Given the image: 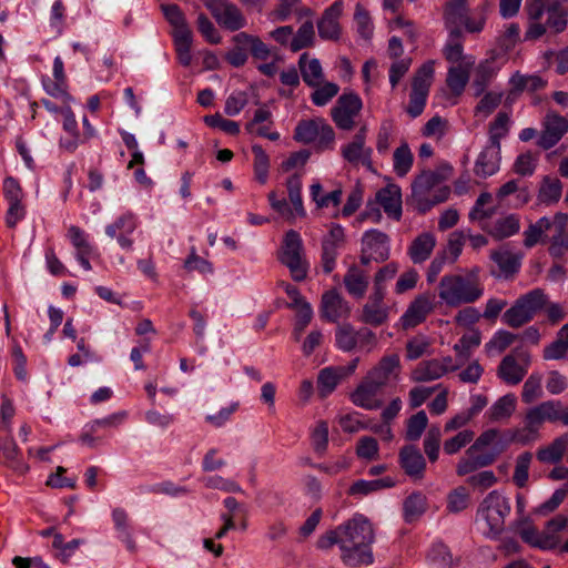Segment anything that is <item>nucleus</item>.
<instances>
[{"label": "nucleus", "instance_id": "c9c22d12", "mask_svg": "<svg viewBox=\"0 0 568 568\" xmlns=\"http://www.w3.org/2000/svg\"><path fill=\"white\" fill-rule=\"evenodd\" d=\"M475 63V59H464V63L453 65L448 69L446 83L455 95H460L469 80V70Z\"/></svg>", "mask_w": 568, "mask_h": 568}, {"label": "nucleus", "instance_id": "f3484780", "mask_svg": "<svg viewBox=\"0 0 568 568\" xmlns=\"http://www.w3.org/2000/svg\"><path fill=\"white\" fill-rule=\"evenodd\" d=\"M434 310V298L429 294L417 295L407 306L399 322L404 329L422 324Z\"/></svg>", "mask_w": 568, "mask_h": 568}, {"label": "nucleus", "instance_id": "9d476101", "mask_svg": "<svg viewBox=\"0 0 568 568\" xmlns=\"http://www.w3.org/2000/svg\"><path fill=\"white\" fill-rule=\"evenodd\" d=\"M377 344L376 335L367 327L355 329L349 323L338 324L335 328V345L338 349L349 353L356 347L371 352Z\"/></svg>", "mask_w": 568, "mask_h": 568}, {"label": "nucleus", "instance_id": "4468645a", "mask_svg": "<svg viewBox=\"0 0 568 568\" xmlns=\"http://www.w3.org/2000/svg\"><path fill=\"white\" fill-rule=\"evenodd\" d=\"M321 317L328 323H338L351 314V305L336 290L326 291L321 298Z\"/></svg>", "mask_w": 568, "mask_h": 568}, {"label": "nucleus", "instance_id": "4d7b16f0", "mask_svg": "<svg viewBox=\"0 0 568 568\" xmlns=\"http://www.w3.org/2000/svg\"><path fill=\"white\" fill-rule=\"evenodd\" d=\"M532 455L529 452H525L517 456L515 470L513 475V481L519 488H523L528 483L529 467L531 464Z\"/></svg>", "mask_w": 568, "mask_h": 568}, {"label": "nucleus", "instance_id": "a878e982", "mask_svg": "<svg viewBox=\"0 0 568 568\" xmlns=\"http://www.w3.org/2000/svg\"><path fill=\"white\" fill-rule=\"evenodd\" d=\"M381 388L379 385H376L375 382L366 375L364 381L351 394V400L354 405L364 409H378L382 406V400L377 396Z\"/></svg>", "mask_w": 568, "mask_h": 568}, {"label": "nucleus", "instance_id": "6ab92c4d", "mask_svg": "<svg viewBox=\"0 0 568 568\" xmlns=\"http://www.w3.org/2000/svg\"><path fill=\"white\" fill-rule=\"evenodd\" d=\"M366 126H362L353 140L341 148L342 158L352 165H369L373 150L366 146Z\"/></svg>", "mask_w": 568, "mask_h": 568}, {"label": "nucleus", "instance_id": "423d86ee", "mask_svg": "<svg viewBox=\"0 0 568 568\" xmlns=\"http://www.w3.org/2000/svg\"><path fill=\"white\" fill-rule=\"evenodd\" d=\"M510 510V501L503 493L499 490L488 493L476 511L477 523L484 526V536L496 539L503 532Z\"/></svg>", "mask_w": 568, "mask_h": 568}, {"label": "nucleus", "instance_id": "7c9ffc66", "mask_svg": "<svg viewBox=\"0 0 568 568\" xmlns=\"http://www.w3.org/2000/svg\"><path fill=\"white\" fill-rule=\"evenodd\" d=\"M568 526V516L559 514L546 523L545 529L540 531L539 549L552 550L560 546L559 532Z\"/></svg>", "mask_w": 568, "mask_h": 568}, {"label": "nucleus", "instance_id": "9b49d317", "mask_svg": "<svg viewBox=\"0 0 568 568\" xmlns=\"http://www.w3.org/2000/svg\"><path fill=\"white\" fill-rule=\"evenodd\" d=\"M363 108L358 94L354 92L343 93L331 110V116L341 130L351 131L355 126V119Z\"/></svg>", "mask_w": 568, "mask_h": 568}, {"label": "nucleus", "instance_id": "f257e3e1", "mask_svg": "<svg viewBox=\"0 0 568 568\" xmlns=\"http://www.w3.org/2000/svg\"><path fill=\"white\" fill-rule=\"evenodd\" d=\"M341 559L349 567L372 565L374 556L372 544L375 534L372 524L363 515H355L346 523L339 525Z\"/></svg>", "mask_w": 568, "mask_h": 568}, {"label": "nucleus", "instance_id": "13d9d810", "mask_svg": "<svg viewBox=\"0 0 568 568\" xmlns=\"http://www.w3.org/2000/svg\"><path fill=\"white\" fill-rule=\"evenodd\" d=\"M68 239L75 248V254H92L93 246L89 242V235L79 226L71 225L68 229Z\"/></svg>", "mask_w": 568, "mask_h": 568}, {"label": "nucleus", "instance_id": "864d4df0", "mask_svg": "<svg viewBox=\"0 0 568 568\" xmlns=\"http://www.w3.org/2000/svg\"><path fill=\"white\" fill-rule=\"evenodd\" d=\"M315 31L312 21L304 22L293 36L290 48L293 52H297L304 48L311 47L314 43Z\"/></svg>", "mask_w": 568, "mask_h": 568}, {"label": "nucleus", "instance_id": "338daca9", "mask_svg": "<svg viewBox=\"0 0 568 568\" xmlns=\"http://www.w3.org/2000/svg\"><path fill=\"white\" fill-rule=\"evenodd\" d=\"M254 172L260 183H265L268 175L270 159L261 145H253Z\"/></svg>", "mask_w": 568, "mask_h": 568}, {"label": "nucleus", "instance_id": "7ed1b4c3", "mask_svg": "<svg viewBox=\"0 0 568 568\" xmlns=\"http://www.w3.org/2000/svg\"><path fill=\"white\" fill-rule=\"evenodd\" d=\"M547 242L550 243L552 256H560L568 250V214L557 212L552 216H542L524 231V245L527 248Z\"/></svg>", "mask_w": 568, "mask_h": 568}, {"label": "nucleus", "instance_id": "b1692460", "mask_svg": "<svg viewBox=\"0 0 568 568\" xmlns=\"http://www.w3.org/2000/svg\"><path fill=\"white\" fill-rule=\"evenodd\" d=\"M507 442H504L498 429L483 432L470 446V453H479L483 456L494 455V463L506 450Z\"/></svg>", "mask_w": 568, "mask_h": 568}, {"label": "nucleus", "instance_id": "3c124183", "mask_svg": "<svg viewBox=\"0 0 568 568\" xmlns=\"http://www.w3.org/2000/svg\"><path fill=\"white\" fill-rule=\"evenodd\" d=\"M434 61H427L416 71L412 83L413 92L428 95L434 77Z\"/></svg>", "mask_w": 568, "mask_h": 568}, {"label": "nucleus", "instance_id": "1a4fd4ad", "mask_svg": "<svg viewBox=\"0 0 568 568\" xmlns=\"http://www.w3.org/2000/svg\"><path fill=\"white\" fill-rule=\"evenodd\" d=\"M281 262L288 267L294 281L301 282L307 276V262L303 257V241L301 235L290 230L285 233Z\"/></svg>", "mask_w": 568, "mask_h": 568}, {"label": "nucleus", "instance_id": "a211bd4d", "mask_svg": "<svg viewBox=\"0 0 568 568\" xmlns=\"http://www.w3.org/2000/svg\"><path fill=\"white\" fill-rule=\"evenodd\" d=\"M568 132V120L556 113H547L542 122V131L537 144L544 150L556 145Z\"/></svg>", "mask_w": 568, "mask_h": 568}, {"label": "nucleus", "instance_id": "de8ad7c7", "mask_svg": "<svg viewBox=\"0 0 568 568\" xmlns=\"http://www.w3.org/2000/svg\"><path fill=\"white\" fill-rule=\"evenodd\" d=\"M414 155L406 142H403L393 154V169L397 176H405L412 169Z\"/></svg>", "mask_w": 568, "mask_h": 568}, {"label": "nucleus", "instance_id": "4be33fe9", "mask_svg": "<svg viewBox=\"0 0 568 568\" xmlns=\"http://www.w3.org/2000/svg\"><path fill=\"white\" fill-rule=\"evenodd\" d=\"M138 226L136 217L133 213H124L119 216L113 223L105 226V233L111 239H116L119 245L123 250H132L133 240L130 235Z\"/></svg>", "mask_w": 568, "mask_h": 568}, {"label": "nucleus", "instance_id": "2f4dec72", "mask_svg": "<svg viewBox=\"0 0 568 568\" xmlns=\"http://www.w3.org/2000/svg\"><path fill=\"white\" fill-rule=\"evenodd\" d=\"M568 452V433L556 437L547 445L540 446L536 450V458L539 463L546 465H557L561 463L565 454Z\"/></svg>", "mask_w": 568, "mask_h": 568}, {"label": "nucleus", "instance_id": "c85d7f7f", "mask_svg": "<svg viewBox=\"0 0 568 568\" xmlns=\"http://www.w3.org/2000/svg\"><path fill=\"white\" fill-rule=\"evenodd\" d=\"M399 463L405 474L410 478L422 479L424 477L426 462L417 447H403L399 452Z\"/></svg>", "mask_w": 568, "mask_h": 568}, {"label": "nucleus", "instance_id": "0eeeda50", "mask_svg": "<svg viewBox=\"0 0 568 568\" xmlns=\"http://www.w3.org/2000/svg\"><path fill=\"white\" fill-rule=\"evenodd\" d=\"M294 140L310 144L317 152L331 151L335 148V132L323 118L302 120L294 130Z\"/></svg>", "mask_w": 568, "mask_h": 568}, {"label": "nucleus", "instance_id": "09e8293b", "mask_svg": "<svg viewBox=\"0 0 568 568\" xmlns=\"http://www.w3.org/2000/svg\"><path fill=\"white\" fill-rule=\"evenodd\" d=\"M84 544L83 539H72L64 542V538L61 534L54 535L51 547L57 550L54 557L62 564H68L74 551Z\"/></svg>", "mask_w": 568, "mask_h": 568}, {"label": "nucleus", "instance_id": "4c0bfd02", "mask_svg": "<svg viewBox=\"0 0 568 568\" xmlns=\"http://www.w3.org/2000/svg\"><path fill=\"white\" fill-rule=\"evenodd\" d=\"M343 282L347 293L355 298H362L365 295L369 283L366 272L357 266L348 268Z\"/></svg>", "mask_w": 568, "mask_h": 568}, {"label": "nucleus", "instance_id": "680f3d73", "mask_svg": "<svg viewBox=\"0 0 568 568\" xmlns=\"http://www.w3.org/2000/svg\"><path fill=\"white\" fill-rule=\"evenodd\" d=\"M43 89L48 94L61 102V105L70 104L73 100L67 92V81L42 79Z\"/></svg>", "mask_w": 568, "mask_h": 568}, {"label": "nucleus", "instance_id": "bf43d9fd", "mask_svg": "<svg viewBox=\"0 0 568 568\" xmlns=\"http://www.w3.org/2000/svg\"><path fill=\"white\" fill-rule=\"evenodd\" d=\"M442 439V430L438 425H433L424 439V452L428 459L434 463L438 459Z\"/></svg>", "mask_w": 568, "mask_h": 568}, {"label": "nucleus", "instance_id": "412c9836", "mask_svg": "<svg viewBox=\"0 0 568 568\" xmlns=\"http://www.w3.org/2000/svg\"><path fill=\"white\" fill-rule=\"evenodd\" d=\"M385 293L373 292L363 305L359 321L366 325L381 326L388 320L389 308L384 303Z\"/></svg>", "mask_w": 568, "mask_h": 568}, {"label": "nucleus", "instance_id": "393cba45", "mask_svg": "<svg viewBox=\"0 0 568 568\" xmlns=\"http://www.w3.org/2000/svg\"><path fill=\"white\" fill-rule=\"evenodd\" d=\"M343 1L336 0L325 9L322 18L317 22L318 34L323 40H337L341 34L338 22L343 12Z\"/></svg>", "mask_w": 568, "mask_h": 568}, {"label": "nucleus", "instance_id": "cd10ccee", "mask_svg": "<svg viewBox=\"0 0 568 568\" xmlns=\"http://www.w3.org/2000/svg\"><path fill=\"white\" fill-rule=\"evenodd\" d=\"M362 252L373 255L374 261L384 262L389 257V239L378 231L369 230L363 234Z\"/></svg>", "mask_w": 568, "mask_h": 568}, {"label": "nucleus", "instance_id": "774afa93", "mask_svg": "<svg viewBox=\"0 0 568 568\" xmlns=\"http://www.w3.org/2000/svg\"><path fill=\"white\" fill-rule=\"evenodd\" d=\"M430 346L428 337L424 335H416L409 338L406 343V358L415 361L428 352Z\"/></svg>", "mask_w": 568, "mask_h": 568}, {"label": "nucleus", "instance_id": "ea45409f", "mask_svg": "<svg viewBox=\"0 0 568 568\" xmlns=\"http://www.w3.org/2000/svg\"><path fill=\"white\" fill-rule=\"evenodd\" d=\"M162 12L168 22L173 28V38H180L192 34V31L186 22L185 16L176 4H162Z\"/></svg>", "mask_w": 568, "mask_h": 568}, {"label": "nucleus", "instance_id": "5701e85b", "mask_svg": "<svg viewBox=\"0 0 568 568\" xmlns=\"http://www.w3.org/2000/svg\"><path fill=\"white\" fill-rule=\"evenodd\" d=\"M402 365L398 354H386L367 373L376 385L381 387L387 385L390 381H396L400 374Z\"/></svg>", "mask_w": 568, "mask_h": 568}, {"label": "nucleus", "instance_id": "58836bf2", "mask_svg": "<svg viewBox=\"0 0 568 568\" xmlns=\"http://www.w3.org/2000/svg\"><path fill=\"white\" fill-rule=\"evenodd\" d=\"M112 520L118 532V538L125 544L129 551H135L136 544L129 524V515L123 508L112 510Z\"/></svg>", "mask_w": 568, "mask_h": 568}, {"label": "nucleus", "instance_id": "69168bd1", "mask_svg": "<svg viewBox=\"0 0 568 568\" xmlns=\"http://www.w3.org/2000/svg\"><path fill=\"white\" fill-rule=\"evenodd\" d=\"M286 186H287L290 201H291L292 205L294 206L296 215L304 216L305 209L303 206V200H302V194H301V191H302L301 178L298 175L291 176L286 182Z\"/></svg>", "mask_w": 568, "mask_h": 568}, {"label": "nucleus", "instance_id": "aec40b11", "mask_svg": "<svg viewBox=\"0 0 568 568\" xmlns=\"http://www.w3.org/2000/svg\"><path fill=\"white\" fill-rule=\"evenodd\" d=\"M211 12L217 23L226 30L236 31L246 26V19L241 10L227 0H216L211 6Z\"/></svg>", "mask_w": 568, "mask_h": 568}, {"label": "nucleus", "instance_id": "a18cd8bd", "mask_svg": "<svg viewBox=\"0 0 568 568\" xmlns=\"http://www.w3.org/2000/svg\"><path fill=\"white\" fill-rule=\"evenodd\" d=\"M463 32H449L446 44L443 49L445 59L450 63H464V59L471 55H464Z\"/></svg>", "mask_w": 568, "mask_h": 568}, {"label": "nucleus", "instance_id": "ddd939ff", "mask_svg": "<svg viewBox=\"0 0 568 568\" xmlns=\"http://www.w3.org/2000/svg\"><path fill=\"white\" fill-rule=\"evenodd\" d=\"M358 363L359 358L356 357L345 366H329L321 369L317 376L320 395L326 397L333 393L343 379L354 374Z\"/></svg>", "mask_w": 568, "mask_h": 568}, {"label": "nucleus", "instance_id": "bb28decb", "mask_svg": "<svg viewBox=\"0 0 568 568\" xmlns=\"http://www.w3.org/2000/svg\"><path fill=\"white\" fill-rule=\"evenodd\" d=\"M520 357L525 361V365H520L514 355H507L501 359L497 368L498 377L508 385L519 384L527 374L529 355L527 353H521Z\"/></svg>", "mask_w": 568, "mask_h": 568}, {"label": "nucleus", "instance_id": "72a5a7b5", "mask_svg": "<svg viewBox=\"0 0 568 568\" xmlns=\"http://www.w3.org/2000/svg\"><path fill=\"white\" fill-rule=\"evenodd\" d=\"M435 246V235L430 232H424L413 240L407 254L414 264H420L429 258Z\"/></svg>", "mask_w": 568, "mask_h": 568}, {"label": "nucleus", "instance_id": "20e7f679", "mask_svg": "<svg viewBox=\"0 0 568 568\" xmlns=\"http://www.w3.org/2000/svg\"><path fill=\"white\" fill-rule=\"evenodd\" d=\"M483 294L484 285L477 268L465 275H444L439 281L438 296L449 307L475 303Z\"/></svg>", "mask_w": 568, "mask_h": 568}, {"label": "nucleus", "instance_id": "e433bc0d", "mask_svg": "<svg viewBox=\"0 0 568 568\" xmlns=\"http://www.w3.org/2000/svg\"><path fill=\"white\" fill-rule=\"evenodd\" d=\"M467 14V0H450L444 9V21L448 32H463L460 27Z\"/></svg>", "mask_w": 568, "mask_h": 568}, {"label": "nucleus", "instance_id": "473e14b6", "mask_svg": "<svg viewBox=\"0 0 568 568\" xmlns=\"http://www.w3.org/2000/svg\"><path fill=\"white\" fill-rule=\"evenodd\" d=\"M376 201L384 212L396 221L402 216V193L395 184H389L376 193Z\"/></svg>", "mask_w": 568, "mask_h": 568}, {"label": "nucleus", "instance_id": "f03ea898", "mask_svg": "<svg viewBox=\"0 0 568 568\" xmlns=\"http://www.w3.org/2000/svg\"><path fill=\"white\" fill-rule=\"evenodd\" d=\"M452 165L445 163L436 170L423 171L412 183V199L420 213L444 203L450 195V187L442 183L450 178Z\"/></svg>", "mask_w": 568, "mask_h": 568}, {"label": "nucleus", "instance_id": "6e6d98bb", "mask_svg": "<svg viewBox=\"0 0 568 568\" xmlns=\"http://www.w3.org/2000/svg\"><path fill=\"white\" fill-rule=\"evenodd\" d=\"M428 425V417L424 410H419L407 419L406 439L415 442L420 438Z\"/></svg>", "mask_w": 568, "mask_h": 568}, {"label": "nucleus", "instance_id": "39448f33", "mask_svg": "<svg viewBox=\"0 0 568 568\" xmlns=\"http://www.w3.org/2000/svg\"><path fill=\"white\" fill-rule=\"evenodd\" d=\"M560 420L565 424V409L559 400H546L529 408L524 418L525 426L515 429L511 440L523 445L534 442L539 436V429L545 422Z\"/></svg>", "mask_w": 568, "mask_h": 568}, {"label": "nucleus", "instance_id": "f704fd0d", "mask_svg": "<svg viewBox=\"0 0 568 568\" xmlns=\"http://www.w3.org/2000/svg\"><path fill=\"white\" fill-rule=\"evenodd\" d=\"M490 258L497 264L500 274L508 277L518 272L523 255L506 246H501L490 253Z\"/></svg>", "mask_w": 568, "mask_h": 568}, {"label": "nucleus", "instance_id": "603ef678", "mask_svg": "<svg viewBox=\"0 0 568 568\" xmlns=\"http://www.w3.org/2000/svg\"><path fill=\"white\" fill-rule=\"evenodd\" d=\"M562 193V184L558 179L544 178L538 193V201L552 204L559 201Z\"/></svg>", "mask_w": 568, "mask_h": 568}, {"label": "nucleus", "instance_id": "c03bdc74", "mask_svg": "<svg viewBox=\"0 0 568 568\" xmlns=\"http://www.w3.org/2000/svg\"><path fill=\"white\" fill-rule=\"evenodd\" d=\"M517 398L514 394H507L498 398L488 409L490 420L499 422L509 418L516 409Z\"/></svg>", "mask_w": 568, "mask_h": 568}, {"label": "nucleus", "instance_id": "5fc2aeb1", "mask_svg": "<svg viewBox=\"0 0 568 568\" xmlns=\"http://www.w3.org/2000/svg\"><path fill=\"white\" fill-rule=\"evenodd\" d=\"M510 119L508 113L499 112L489 124L488 143L500 146V140L508 134Z\"/></svg>", "mask_w": 568, "mask_h": 568}, {"label": "nucleus", "instance_id": "e2e57ef3", "mask_svg": "<svg viewBox=\"0 0 568 568\" xmlns=\"http://www.w3.org/2000/svg\"><path fill=\"white\" fill-rule=\"evenodd\" d=\"M311 439L314 452L324 455L328 446V425L324 420L316 423L311 432Z\"/></svg>", "mask_w": 568, "mask_h": 568}, {"label": "nucleus", "instance_id": "f8f14e48", "mask_svg": "<svg viewBox=\"0 0 568 568\" xmlns=\"http://www.w3.org/2000/svg\"><path fill=\"white\" fill-rule=\"evenodd\" d=\"M459 367L460 365L456 364L450 356L423 361L412 372V379L418 383L433 382Z\"/></svg>", "mask_w": 568, "mask_h": 568}, {"label": "nucleus", "instance_id": "8fccbe9b", "mask_svg": "<svg viewBox=\"0 0 568 568\" xmlns=\"http://www.w3.org/2000/svg\"><path fill=\"white\" fill-rule=\"evenodd\" d=\"M406 523L417 520L426 510V497L420 493L409 495L403 505Z\"/></svg>", "mask_w": 568, "mask_h": 568}, {"label": "nucleus", "instance_id": "2eb2a0df", "mask_svg": "<svg viewBox=\"0 0 568 568\" xmlns=\"http://www.w3.org/2000/svg\"><path fill=\"white\" fill-rule=\"evenodd\" d=\"M345 243L344 229L339 224H332L329 232L322 242V267L329 274L336 266L338 251Z\"/></svg>", "mask_w": 568, "mask_h": 568}, {"label": "nucleus", "instance_id": "79ce46f5", "mask_svg": "<svg viewBox=\"0 0 568 568\" xmlns=\"http://www.w3.org/2000/svg\"><path fill=\"white\" fill-rule=\"evenodd\" d=\"M520 229V220L517 214H507L495 220L489 227L488 233L496 239H506L516 234Z\"/></svg>", "mask_w": 568, "mask_h": 568}, {"label": "nucleus", "instance_id": "6e6552de", "mask_svg": "<svg viewBox=\"0 0 568 568\" xmlns=\"http://www.w3.org/2000/svg\"><path fill=\"white\" fill-rule=\"evenodd\" d=\"M547 304V295L540 288L518 297L501 317V321L509 327L519 328L529 323L535 315Z\"/></svg>", "mask_w": 568, "mask_h": 568}, {"label": "nucleus", "instance_id": "a19ab883", "mask_svg": "<svg viewBox=\"0 0 568 568\" xmlns=\"http://www.w3.org/2000/svg\"><path fill=\"white\" fill-rule=\"evenodd\" d=\"M494 464V455L483 456L479 453H470V447L466 450L465 456L459 459L456 466L458 476H465L479 468H484Z\"/></svg>", "mask_w": 568, "mask_h": 568}, {"label": "nucleus", "instance_id": "49530a36", "mask_svg": "<svg viewBox=\"0 0 568 568\" xmlns=\"http://www.w3.org/2000/svg\"><path fill=\"white\" fill-rule=\"evenodd\" d=\"M298 63L303 81L310 87L318 85L323 78V71L320 61L317 59H308L307 54L303 53Z\"/></svg>", "mask_w": 568, "mask_h": 568}, {"label": "nucleus", "instance_id": "37998d69", "mask_svg": "<svg viewBox=\"0 0 568 568\" xmlns=\"http://www.w3.org/2000/svg\"><path fill=\"white\" fill-rule=\"evenodd\" d=\"M496 74L497 69L495 67V62L491 60H485L477 65L473 80V88L476 97L484 93L485 89L493 81Z\"/></svg>", "mask_w": 568, "mask_h": 568}, {"label": "nucleus", "instance_id": "052dcab7", "mask_svg": "<svg viewBox=\"0 0 568 568\" xmlns=\"http://www.w3.org/2000/svg\"><path fill=\"white\" fill-rule=\"evenodd\" d=\"M544 392L541 387V375L540 374H531L523 386L521 399L526 404H531L532 402L542 397Z\"/></svg>", "mask_w": 568, "mask_h": 568}, {"label": "nucleus", "instance_id": "dca6fc26", "mask_svg": "<svg viewBox=\"0 0 568 568\" xmlns=\"http://www.w3.org/2000/svg\"><path fill=\"white\" fill-rule=\"evenodd\" d=\"M4 197L9 203V209L6 215V223L8 227H14L17 223L24 217L26 210L22 204L23 192L19 182L9 176L3 182Z\"/></svg>", "mask_w": 568, "mask_h": 568}, {"label": "nucleus", "instance_id": "c756f323", "mask_svg": "<svg viewBox=\"0 0 568 568\" xmlns=\"http://www.w3.org/2000/svg\"><path fill=\"white\" fill-rule=\"evenodd\" d=\"M500 146L488 143L479 153L474 172L477 176L486 179L499 171Z\"/></svg>", "mask_w": 568, "mask_h": 568}, {"label": "nucleus", "instance_id": "0e129e2a", "mask_svg": "<svg viewBox=\"0 0 568 568\" xmlns=\"http://www.w3.org/2000/svg\"><path fill=\"white\" fill-rule=\"evenodd\" d=\"M354 21L358 34L363 39L369 40L374 33V24L369 13L361 4L356 6Z\"/></svg>", "mask_w": 568, "mask_h": 568}]
</instances>
